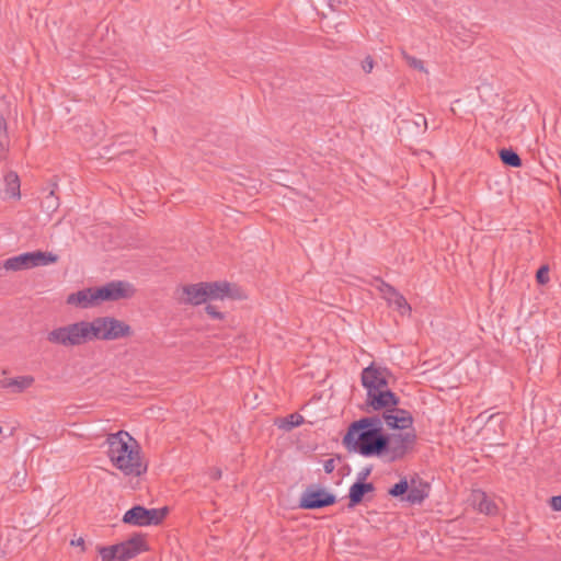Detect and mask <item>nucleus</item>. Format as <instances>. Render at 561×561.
Segmentation results:
<instances>
[{"label": "nucleus", "mask_w": 561, "mask_h": 561, "mask_svg": "<svg viewBox=\"0 0 561 561\" xmlns=\"http://www.w3.org/2000/svg\"><path fill=\"white\" fill-rule=\"evenodd\" d=\"M119 549L118 561H128L144 551H148L145 537L140 534L134 535L126 541L117 543Z\"/></svg>", "instance_id": "nucleus-14"}, {"label": "nucleus", "mask_w": 561, "mask_h": 561, "mask_svg": "<svg viewBox=\"0 0 561 561\" xmlns=\"http://www.w3.org/2000/svg\"><path fill=\"white\" fill-rule=\"evenodd\" d=\"M10 150V140L8 134L5 136H0V160L5 161L8 159Z\"/></svg>", "instance_id": "nucleus-29"}, {"label": "nucleus", "mask_w": 561, "mask_h": 561, "mask_svg": "<svg viewBox=\"0 0 561 561\" xmlns=\"http://www.w3.org/2000/svg\"><path fill=\"white\" fill-rule=\"evenodd\" d=\"M496 416H499V413H495V414H491L488 420L489 421H492L493 419H495Z\"/></svg>", "instance_id": "nucleus-41"}, {"label": "nucleus", "mask_w": 561, "mask_h": 561, "mask_svg": "<svg viewBox=\"0 0 561 561\" xmlns=\"http://www.w3.org/2000/svg\"><path fill=\"white\" fill-rule=\"evenodd\" d=\"M46 201L48 202V208H57L58 206V203H57V197H55L54 195V192H50L49 195L46 197Z\"/></svg>", "instance_id": "nucleus-36"}, {"label": "nucleus", "mask_w": 561, "mask_h": 561, "mask_svg": "<svg viewBox=\"0 0 561 561\" xmlns=\"http://www.w3.org/2000/svg\"><path fill=\"white\" fill-rule=\"evenodd\" d=\"M58 255L51 252L34 251L25 252L16 256L7 259L3 262V268L7 271H23L37 266L54 264L58 261Z\"/></svg>", "instance_id": "nucleus-4"}, {"label": "nucleus", "mask_w": 561, "mask_h": 561, "mask_svg": "<svg viewBox=\"0 0 561 561\" xmlns=\"http://www.w3.org/2000/svg\"><path fill=\"white\" fill-rule=\"evenodd\" d=\"M323 469H324L325 473H332L335 469L334 459L330 458V459L325 460L323 463Z\"/></svg>", "instance_id": "nucleus-35"}, {"label": "nucleus", "mask_w": 561, "mask_h": 561, "mask_svg": "<svg viewBox=\"0 0 561 561\" xmlns=\"http://www.w3.org/2000/svg\"><path fill=\"white\" fill-rule=\"evenodd\" d=\"M374 68V59L370 56H367L362 62V69L364 72L369 73Z\"/></svg>", "instance_id": "nucleus-33"}, {"label": "nucleus", "mask_w": 561, "mask_h": 561, "mask_svg": "<svg viewBox=\"0 0 561 561\" xmlns=\"http://www.w3.org/2000/svg\"><path fill=\"white\" fill-rule=\"evenodd\" d=\"M501 161L512 168H519L522 165V159L513 149L503 148L499 152Z\"/></svg>", "instance_id": "nucleus-23"}, {"label": "nucleus", "mask_w": 561, "mask_h": 561, "mask_svg": "<svg viewBox=\"0 0 561 561\" xmlns=\"http://www.w3.org/2000/svg\"><path fill=\"white\" fill-rule=\"evenodd\" d=\"M383 423L390 430H409L413 425L412 414L403 409L394 407L382 412Z\"/></svg>", "instance_id": "nucleus-13"}, {"label": "nucleus", "mask_w": 561, "mask_h": 561, "mask_svg": "<svg viewBox=\"0 0 561 561\" xmlns=\"http://www.w3.org/2000/svg\"><path fill=\"white\" fill-rule=\"evenodd\" d=\"M67 304L83 309L98 305L94 288H85L68 295Z\"/></svg>", "instance_id": "nucleus-17"}, {"label": "nucleus", "mask_w": 561, "mask_h": 561, "mask_svg": "<svg viewBox=\"0 0 561 561\" xmlns=\"http://www.w3.org/2000/svg\"><path fill=\"white\" fill-rule=\"evenodd\" d=\"M205 311L208 316H210L214 319H217V320L224 319V313L218 311L217 308L213 305H207L205 308Z\"/></svg>", "instance_id": "nucleus-32"}, {"label": "nucleus", "mask_w": 561, "mask_h": 561, "mask_svg": "<svg viewBox=\"0 0 561 561\" xmlns=\"http://www.w3.org/2000/svg\"><path fill=\"white\" fill-rule=\"evenodd\" d=\"M474 502H477L478 510L481 513L492 514L495 511V505L490 501L484 492L478 491L474 495Z\"/></svg>", "instance_id": "nucleus-24"}, {"label": "nucleus", "mask_w": 561, "mask_h": 561, "mask_svg": "<svg viewBox=\"0 0 561 561\" xmlns=\"http://www.w3.org/2000/svg\"><path fill=\"white\" fill-rule=\"evenodd\" d=\"M427 129V121L423 114H414L411 118L401 119L399 133L405 138L417 137Z\"/></svg>", "instance_id": "nucleus-15"}, {"label": "nucleus", "mask_w": 561, "mask_h": 561, "mask_svg": "<svg viewBox=\"0 0 561 561\" xmlns=\"http://www.w3.org/2000/svg\"><path fill=\"white\" fill-rule=\"evenodd\" d=\"M335 502L336 497L333 493L322 488L314 489L313 486H308L300 497L299 507L304 510H318L333 505Z\"/></svg>", "instance_id": "nucleus-7"}, {"label": "nucleus", "mask_w": 561, "mask_h": 561, "mask_svg": "<svg viewBox=\"0 0 561 561\" xmlns=\"http://www.w3.org/2000/svg\"><path fill=\"white\" fill-rule=\"evenodd\" d=\"M389 371L385 368L375 367L374 364L362 371V385L367 393L388 388Z\"/></svg>", "instance_id": "nucleus-9"}, {"label": "nucleus", "mask_w": 561, "mask_h": 561, "mask_svg": "<svg viewBox=\"0 0 561 561\" xmlns=\"http://www.w3.org/2000/svg\"><path fill=\"white\" fill-rule=\"evenodd\" d=\"M382 413L379 415L363 417L358 421L353 422L346 433L347 442L352 440V435H355L357 430H377L382 432Z\"/></svg>", "instance_id": "nucleus-16"}, {"label": "nucleus", "mask_w": 561, "mask_h": 561, "mask_svg": "<svg viewBox=\"0 0 561 561\" xmlns=\"http://www.w3.org/2000/svg\"><path fill=\"white\" fill-rule=\"evenodd\" d=\"M207 300H222L225 298L242 299L240 288L228 282H205Z\"/></svg>", "instance_id": "nucleus-10"}, {"label": "nucleus", "mask_w": 561, "mask_h": 561, "mask_svg": "<svg viewBox=\"0 0 561 561\" xmlns=\"http://www.w3.org/2000/svg\"><path fill=\"white\" fill-rule=\"evenodd\" d=\"M134 334L131 327L114 317H98L92 321H78L51 330L47 341L55 345L72 347L93 340L115 341Z\"/></svg>", "instance_id": "nucleus-1"}, {"label": "nucleus", "mask_w": 561, "mask_h": 561, "mask_svg": "<svg viewBox=\"0 0 561 561\" xmlns=\"http://www.w3.org/2000/svg\"><path fill=\"white\" fill-rule=\"evenodd\" d=\"M34 381L35 379L33 376L26 375L1 380L0 387L4 389H12V391L15 393H21L25 389L30 388Z\"/></svg>", "instance_id": "nucleus-19"}, {"label": "nucleus", "mask_w": 561, "mask_h": 561, "mask_svg": "<svg viewBox=\"0 0 561 561\" xmlns=\"http://www.w3.org/2000/svg\"><path fill=\"white\" fill-rule=\"evenodd\" d=\"M209 474L213 480H219L222 476V472L219 468H213Z\"/></svg>", "instance_id": "nucleus-38"}, {"label": "nucleus", "mask_w": 561, "mask_h": 561, "mask_svg": "<svg viewBox=\"0 0 561 561\" xmlns=\"http://www.w3.org/2000/svg\"><path fill=\"white\" fill-rule=\"evenodd\" d=\"M376 282L379 283L377 288L383 295V298L394 293L396 288L390 284L386 283L385 280H382L381 278H376Z\"/></svg>", "instance_id": "nucleus-31"}, {"label": "nucleus", "mask_w": 561, "mask_h": 561, "mask_svg": "<svg viewBox=\"0 0 561 561\" xmlns=\"http://www.w3.org/2000/svg\"><path fill=\"white\" fill-rule=\"evenodd\" d=\"M2 433V427L0 426V434Z\"/></svg>", "instance_id": "nucleus-42"}, {"label": "nucleus", "mask_w": 561, "mask_h": 561, "mask_svg": "<svg viewBox=\"0 0 561 561\" xmlns=\"http://www.w3.org/2000/svg\"><path fill=\"white\" fill-rule=\"evenodd\" d=\"M168 514V508H146L135 505L123 516V523L134 526L159 525Z\"/></svg>", "instance_id": "nucleus-5"}, {"label": "nucleus", "mask_w": 561, "mask_h": 561, "mask_svg": "<svg viewBox=\"0 0 561 561\" xmlns=\"http://www.w3.org/2000/svg\"><path fill=\"white\" fill-rule=\"evenodd\" d=\"M102 561H118L119 549L117 545L101 547L99 549Z\"/></svg>", "instance_id": "nucleus-25"}, {"label": "nucleus", "mask_w": 561, "mask_h": 561, "mask_svg": "<svg viewBox=\"0 0 561 561\" xmlns=\"http://www.w3.org/2000/svg\"><path fill=\"white\" fill-rule=\"evenodd\" d=\"M368 474H369V470H366V472H363V473L360 474L359 480H360V481L365 480V479H366V477H367Z\"/></svg>", "instance_id": "nucleus-40"}, {"label": "nucleus", "mask_w": 561, "mask_h": 561, "mask_svg": "<svg viewBox=\"0 0 561 561\" xmlns=\"http://www.w3.org/2000/svg\"><path fill=\"white\" fill-rule=\"evenodd\" d=\"M4 183H5V193L13 198H20L21 197V191H20V178L16 172L9 171L4 175Z\"/></svg>", "instance_id": "nucleus-20"}, {"label": "nucleus", "mask_w": 561, "mask_h": 561, "mask_svg": "<svg viewBox=\"0 0 561 561\" xmlns=\"http://www.w3.org/2000/svg\"><path fill=\"white\" fill-rule=\"evenodd\" d=\"M71 545L72 546H81L82 551L84 550V547H83L84 540H83V538H79L77 540H71Z\"/></svg>", "instance_id": "nucleus-39"}, {"label": "nucleus", "mask_w": 561, "mask_h": 561, "mask_svg": "<svg viewBox=\"0 0 561 561\" xmlns=\"http://www.w3.org/2000/svg\"><path fill=\"white\" fill-rule=\"evenodd\" d=\"M375 490L374 488V484L370 483V482H364V481H356L351 488H350V493H348V499H350V502H348V507L350 508H353L355 507L356 505L360 504L364 499H365V495L367 493H370Z\"/></svg>", "instance_id": "nucleus-18"}, {"label": "nucleus", "mask_w": 561, "mask_h": 561, "mask_svg": "<svg viewBox=\"0 0 561 561\" xmlns=\"http://www.w3.org/2000/svg\"><path fill=\"white\" fill-rule=\"evenodd\" d=\"M400 403V398L392 392L389 388L367 393L365 408L366 412L370 411H386Z\"/></svg>", "instance_id": "nucleus-8"}, {"label": "nucleus", "mask_w": 561, "mask_h": 561, "mask_svg": "<svg viewBox=\"0 0 561 561\" xmlns=\"http://www.w3.org/2000/svg\"><path fill=\"white\" fill-rule=\"evenodd\" d=\"M343 444L348 450H354L365 457L380 456L388 450L390 437L377 430H357L350 442L345 434Z\"/></svg>", "instance_id": "nucleus-3"}, {"label": "nucleus", "mask_w": 561, "mask_h": 561, "mask_svg": "<svg viewBox=\"0 0 561 561\" xmlns=\"http://www.w3.org/2000/svg\"><path fill=\"white\" fill-rule=\"evenodd\" d=\"M107 455L113 465L126 476L139 477L147 471L136 440L124 431L110 434Z\"/></svg>", "instance_id": "nucleus-2"}, {"label": "nucleus", "mask_w": 561, "mask_h": 561, "mask_svg": "<svg viewBox=\"0 0 561 561\" xmlns=\"http://www.w3.org/2000/svg\"><path fill=\"white\" fill-rule=\"evenodd\" d=\"M390 437V444L387 451L391 454V460L402 458L414 445L416 435L414 431L392 434Z\"/></svg>", "instance_id": "nucleus-12"}, {"label": "nucleus", "mask_w": 561, "mask_h": 561, "mask_svg": "<svg viewBox=\"0 0 561 561\" xmlns=\"http://www.w3.org/2000/svg\"><path fill=\"white\" fill-rule=\"evenodd\" d=\"M425 488H427V484L420 485V486H409L405 501H408L411 504H421L425 497L427 496V493L425 491Z\"/></svg>", "instance_id": "nucleus-22"}, {"label": "nucleus", "mask_w": 561, "mask_h": 561, "mask_svg": "<svg viewBox=\"0 0 561 561\" xmlns=\"http://www.w3.org/2000/svg\"><path fill=\"white\" fill-rule=\"evenodd\" d=\"M409 490V483L407 479L400 480L398 483H396L391 489H389L388 493L393 497L403 496L408 493Z\"/></svg>", "instance_id": "nucleus-27"}, {"label": "nucleus", "mask_w": 561, "mask_h": 561, "mask_svg": "<svg viewBox=\"0 0 561 561\" xmlns=\"http://www.w3.org/2000/svg\"><path fill=\"white\" fill-rule=\"evenodd\" d=\"M98 304L101 301H117L130 298L134 289L130 284L123 280H113L104 286L94 288Z\"/></svg>", "instance_id": "nucleus-6"}, {"label": "nucleus", "mask_w": 561, "mask_h": 561, "mask_svg": "<svg viewBox=\"0 0 561 561\" xmlns=\"http://www.w3.org/2000/svg\"><path fill=\"white\" fill-rule=\"evenodd\" d=\"M178 301L182 305L199 306L207 300L205 282L184 285L178 289Z\"/></svg>", "instance_id": "nucleus-11"}, {"label": "nucleus", "mask_w": 561, "mask_h": 561, "mask_svg": "<svg viewBox=\"0 0 561 561\" xmlns=\"http://www.w3.org/2000/svg\"><path fill=\"white\" fill-rule=\"evenodd\" d=\"M8 134V125L4 116L0 113V136H5Z\"/></svg>", "instance_id": "nucleus-37"}, {"label": "nucleus", "mask_w": 561, "mask_h": 561, "mask_svg": "<svg viewBox=\"0 0 561 561\" xmlns=\"http://www.w3.org/2000/svg\"><path fill=\"white\" fill-rule=\"evenodd\" d=\"M302 422H304V417L298 413H294V414H290L289 416L285 417L282 421V423L279 424V427L284 428L286 431H290L294 427L299 426Z\"/></svg>", "instance_id": "nucleus-26"}, {"label": "nucleus", "mask_w": 561, "mask_h": 561, "mask_svg": "<svg viewBox=\"0 0 561 561\" xmlns=\"http://www.w3.org/2000/svg\"><path fill=\"white\" fill-rule=\"evenodd\" d=\"M385 299L390 306H394L402 314L405 312L410 313L412 310L407 299L397 289Z\"/></svg>", "instance_id": "nucleus-21"}, {"label": "nucleus", "mask_w": 561, "mask_h": 561, "mask_svg": "<svg viewBox=\"0 0 561 561\" xmlns=\"http://www.w3.org/2000/svg\"><path fill=\"white\" fill-rule=\"evenodd\" d=\"M536 279L541 285H545L549 282V267L547 265L539 267L536 273Z\"/></svg>", "instance_id": "nucleus-30"}, {"label": "nucleus", "mask_w": 561, "mask_h": 561, "mask_svg": "<svg viewBox=\"0 0 561 561\" xmlns=\"http://www.w3.org/2000/svg\"><path fill=\"white\" fill-rule=\"evenodd\" d=\"M549 503L553 511H561V494L551 496Z\"/></svg>", "instance_id": "nucleus-34"}, {"label": "nucleus", "mask_w": 561, "mask_h": 561, "mask_svg": "<svg viewBox=\"0 0 561 561\" xmlns=\"http://www.w3.org/2000/svg\"><path fill=\"white\" fill-rule=\"evenodd\" d=\"M402 57L411 68L420 70V71H426V69L424 68L423 61L421 59H417V58L409 55L405 50H402Z\"/></svg>", "instance_id": "nucleus-28"}]
</instances>
